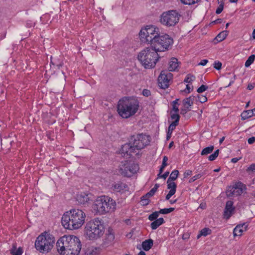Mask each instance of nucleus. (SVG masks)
<instances>
[{
    "label": "nucleus",
    "mask_w": 255,
    "mask_h": 255,
    "mask_svg": "<svg viewBox=\"0 0 255 255\" xmlns=\"http://www.w3.org/2000/svg\"><path fill=\"white\" fill-rule=\"evenodd\" d=\"M56 245L57 251L62 255H78L82 246L79 239L74 235H64Z\"/></svg>",
    "instance_id": "f257e3e1"
},
{
    "label": "nucleus",
    "mask_w": 255,
    "mask_h": 255,
    "mask_svg": "<svg viewBox=\"0 0 255 255\" xmlns=\"http://www.w3.org/2000/svg\"><path fill=\"white\" fill-rule=\"evenodd\" d=\"M85 218L86 214L82 210L73 209L63 214L61 223L65 229H78L84 223Z\"/></svg>",
    "instance_id": "f03ea898"
},
{
    "label": "nucleus",
    "mask_w": 255,
    "mask_h": 255,
    "mask_svg": "<svg viewBox=\"0 0 255 255\" xmlns=\"http://www.w3.org/2000/svg\"><path fill=\"white\" fill-rule=\"evenodd\" d=\"M139 102L137 99L130 97H124L120 100L117 106V111L123 118H128L134 115L137 111Z\"/></svg>",
    "instance_id": "7ed1b4c3"
},
{
    "label": "nucleus",
    "mask_w": 255,
    "mask_h": 255,
    "mask_svg": "<svg viewBox=\"0 0 255 255\" xmlns=\"http://www.w3.org/2000/svg\"><path fill=\"white\" fill-rule=\"evenodd\" d=\"M96 213L104 215L108 212H114L116 209V203L108 196L99 197L93 205Z\"/></svg>",
    "instance_id": "20e7f679"
},
{
    "label": "nucleus",
    "mask_w": 255,
    "mask_h": 255,
    "mask_svg": "<svg viewBox=\"0 0 255 255\" xmlns=\"http://www.w3.org/2000/svg\"><path fill=\"white\" fill-rule=\"evenodd\" d=\"M85 231L90 240L97 239L104 233V223L99 218H95L86 223Z\"/></svg>",
    "instance_id": "39448f33"
},
{
    "label": "nucleus",
    "mask_w": 255,
    "mask_h": 255,
    "mask_svg": "<svg viewBox=\"0 0 255 255\" xmlns=\"http://www.w3.org/2000/svg\"><path fill=\"white\" fill-rule=\"evenodd\" d=\"M137 58L144 68L147 69L153 68L155 66L159 56L157 52L151 47L140 51Z\"/></svg>",
    "instance_id": "423d86ee"
},
{
    "label": "nucleus",
    "mask_w": 255,
    "mask_h": 255,
    "mask_svg": "<svg viewBox=\"0 0 255 255\" xmlns=\"http://www.w3.org/2000/svg\"><path fill=\"white\" fill-rule=\"evenodd\" d=\"M54 242L53 236L46 233H42L37 238L35 247L40 253H48L52 249Z\"/></svg>",
    "instance_id": "0eeeda50"
},
{
    "label": "nucleus",
    "mask_w": 255,
    "mask_h": 255,
    "mask_svg": "<svg viewBox=\"0 0 255 255\" xmlns=\"http://www.w3.org/2000/svg\"><path fill=\"white\" fill-rule=\"evenodd\" d=\"M159 28L153 25H147L142 28L139 33L140 40L143 43H150L152 46L153 40L158 36Z\"/></svg>",
    "instance_id": "6e6552de"
},
{
    "label": "nucleus",
    "mask_w": 255,
    "mask_h": 255,
    "mask_svg": "<svg viewBox=\"0 0 255 255\" xmlns=\"http://www.w3.org/2000/svg\"><path fill=\"white\" fill-rule=\"evenodd\" d=\"M180 16V14L176 10H168L161 14L159 21L166 27H173L178 23Z\"/></svg>",
    "instance_id": "1a4fd4ad"
},
{
    "label": "nucleus",
    "mask_w": 255,
    "mask_h": 255,
    "mask_svg": "<svg viewBox=\"0 0 255 255\" xmlns=\"http://www.w3.org/2000/svg\"><path fill=\"white\" fill-rule=\"evenodd\" d=\"M173 43L172 38L168 34H164L157 36L153 40L151 46L157 52L164 51L167 50Z\"/></svg>",
    "instance_id": "9d476101"
},
{
    "label": "nucleus",
    "mask_w": 255,
    "mask_h": 255,
    "mask_svg": "<svg viewBox=\"0 0 255 255\" xmlns=\"http://www.w3.org/2000/svg\"><path fill=\"white\" fill-rule=\"evenodd\" d=\"M151 137L145 134H138L131 136L130 138V143L132 144V147L134 150H141L148 145L150 142Z\"/></svg>",
    "instance_id": "9b49d317"
},
{
    "label": "nucleus",
    "mask_w": 255,
    "mask_h": 255,
    "mask_svg": "<svg viewBox=\"0 0 255 255\" xmlns=\"http://www.w3.org/2000/svg\"><path fill=\"white\" fill-rule=\"evenodd\" d=\"M139 169L137 164L131 161H126L120 166V173L125 177H130Z\"/></svg>",
    "instance_id": "f8f14e48"
},
{
    "label": "nucleus",
    "mask_w": 255,
    "mask_h": 255,
    "mask_svg": "<svg viewBox=\"0 0 255 255\" xmlns=\"http://www.w3.org/2000/svg\"><path fill=\"white\" fill-rule=\"evenodd\" d=\"M179 100V99H176L172 102V112H171V118L169 120L170 125L168 128H175L178 125L180 118V116L178 114Z\"/></svg>",
    "instance_id": "ddd939ff"
},
{
    "label": "nucleus",
    "mask_w": 255,
    "mask_h": 255,
    "mask_svg": "<svg viewBox=\"0 0 255 255\" xmlns=\"http://www.w3.org/2000/svg\"><path fill=\"white\" fill-rule=\"evenodd\" d=\"M246 189V185L241 182H238L233 186H229L227 189L226 194L228 197L238 196L241 195Z\"/></svg>",
    "instance_id": "4468645a"
},
{
    "label": "nucleus",
    "mask_w": 255,
    "mask_h": 255,
    "mask_svg": "<svg viewBox=\"0 0 255 255\" xmlns=\"http://www.w3.org/2000/svg\"><path fill=\"white\" fill-rule=\"evenodd\" d=\"M173 77L172 74L167 71H162L158 78L159 86L162 89L167 88L169 85L170 81Z\"/></svg>",
    "instance_id": "2eb2a0df"
},
{
    "label": "nucleus",
    "mask_w": 255,
    "mask_h": 255,
    "mask_svg": "<svg viewBox=\"0 0 255 255\" xmlns=\"http://www.w3.org/2000/svg\"><path fill=\"white\" fill-rule=\"evenodd\" d=\"M195 100H196V97L194 96H191L185 99L183 101L184 108L181 110V114L185 115L187 113V111L189 110L190 107L193 105L194 101Z\"/></svg>",
    "instance_id": "dca6fc26"
},
{
    "label": "nucleus",
    "mask_w": 255,
    "mask_h": 255,
    "mask_svg": "<svg viewBox=\"0 0 255 255\" xmlns=\"http://www.w3.org/2000/svg\"><path fill=\"white\" fill-rule=\"evenodd\" d=\"M235 208L233 207V202L232 201H228L226 204L224 216L226 219H229L232 215Z\"/></svg>",
    "instance_id": "f3484780"
},
{
    "label": "nucleus",
    "mask_w": 255,
    "mask_h": 255,
    "mask_svg": "<svg viewBox=\"0 0 255 255\" xmlns=\"http://www.w3.org/2000/svg\"><path fill=\"white\" fill-rule=\"evenodd\" d=\"M113 187L114 190L118 192L123 193L128 190V185L125 183L121 181H118L115 183L113 185Z\"/></svg>",
    "instance_id": "a211bd4d"
},
{
    "label": "nucleus",
    "mask_w": 255,
    "mask_h": 255,
    "mask_svg": "<svg viewBox=\"0 0 255 255\" xmlns=\"http://www.w3.org/2000/svg\"><path fill=\"white\" fill-rule=\"evenodd\" d=\"M248 225L246 223L242 225H237L234 229L233 234L234 236H241L243 232L247 229Z\"/></svg>",
    "instance_id": "6ab92c4d"
},
{
    "label": "nucleus",
    "mask_w": 255,
    "mask_h": 255,
    "mask_svg": "<svg viewBox=\"0 0 255 255\" xmlns=\"http://www.w3.org/2000/svg\"><path fill=\"white\" fill-rule=\"evenodd\" d=\"M115 239V236L114 234L110 232V230H108V233L106 234L105 239L104 240L103 245L105 247H108L111 245L114 241Z\"/></svg>",
    "instance_id": "aec40b11"
},
{
    "label": "nucleus",
    "mask_w": 255,
    "mask_h": 255,
    "mask_svg": "<svg viewBox=\"0 0 255 255\" xmlns=\"http://www.w3.org/2000/svg\"><path fill=\"white\" fill-rule=\"evenodd\" d=\"M121 151L123 153H127L131 155L132 153H134L136 151L134 150V147H132V144L129 141V143H126L124 145L122 148Z\"/></svg>",
    "instance_id": "412c9836"
},
{
    "label": "nucleus",
    "mask_w": 255,
    "mask_h": 255,
    "mask_svg": "<svg viewBox=\"0 0 255 255\" xmlns=\"http://www.w3.org/2000/svg\"><path fill=\"white\" fill-rule=\"evenodd\" d=\"M100 250L99 248L90 247L88 248L82 255H100Z\"/></svg>",
    "instance_id": "4be33fe9"
},
{
    "label": "nucleus",
    "mask_w": 255,
    "mask_h": 255,
    "mask_svg": "<svg viewBox=\"0 0 255 255\" xmlns=\"http://www.w3.org/2000/svg\"><path fill=\"white\" fill-rule=\"evenodd\" d=\"M89 200V195L85 193H81L77 195V201L80 204H84L87 203Z\"/></svg>",
    "instance_id": "5701e85b"
},
{
    "label": "nucleus",
    "mask_w": 255,
    "mask_h": 255,
    "mask_svg": "<svg viewBox=\"0 0 255 255\" xmlns=\"http://www.w3.org/2000/svg\"><path fill=\"white\" fill-rule=\"evenodd\" d=\"M178 67V60L175 58H172L169 63V71H174L177 69Z\"/></svg>",
    "instance_id": "b1692460"
},
{
    "label": "nucleus",
    "mask_w": 255,
    "mask_h": 255,
    "mask_svg": "<svg viewBox=\"0 0 255 255\" xmlns=\"http://www.w3.org/2000/svg\"><path fill=\"white\" fill-rule=\"evenodd\" d=\"M153 241L152 239L146 240L142 243L143 249L145 251H149L153 246Z\"/></svg>",
    "instance_id": "393cba45"
},
{
    "label": "nucleus",
    "mask_w": 255,
    "mask_h": 255,
    "mask_svg": "<svg viewBox=\"0 0 255 255\" xmlns=\"http://www.w3.org/2000/svg\"><path fill=\"white\" fill-rule=\"evenodd\" d=\"M164 222H165L163 218L157 219L153 221V222L151 223V228L152 230H155Z\"/></svg>",
    "instance_id": "a878e982"
},
{
    "label": "nucleus",
    "mask_w": 255,
    "mask_h": 255,
    "mask_svg": "<svg viewBox=\"0 0 255 255\" xmlns=\"http://www.w3.org/2000/svg\"><path fill=\"white\" fill-rule=\"evenodd\" d=\"M10 254L12 255H21L23 251L21 248L19 247L17 249H16V247L15 244L12 245V247L10 250Z\"/></svg>",
    "instance_id": "bb28decb"
},
{
    "label": "nucleus",
    "mask_w": 255,
    "mask_h": 255,
    "mask_svg": "<svg viewBox=\"0 0 255 255\" xmlns=\"http://www.w3.org/2000/svg\"><path fill=\"white\" fill-rule=\"evenodd\" d=\"M167 188L170 189L169 191L175 193L177 188L176 184L175 182H172V181H169V180H167Z\"/></svg>",
    "instance_id": "cd10ccee"
},
{
    "label": "nucleus",
    "mask_w": 255,
    "mask_h": 255,
    "mask_svg": "<svg viewBox=\"0 0 255 255\" xmlns=\"http://www.w3.org/2000/svg\"><path fill=\"white\" fill-rule=\"evenodd\" d=\"M228 31L227 30L222 31L221 32L218 34V35L216 37V39L218 41H222L226 38L228 35Z\"/></svg>",
    "instance_id": "c85d7f7f"
},
{
    "label": "nucleus",
    "mask_w": 255,
    "mask_h": 255,
    "mask_svg": "<svg viewBox=\"0 0 255 255\" xmlns=\"http://www.w3.org/2000/svg\"><path fill=\"white\" fill-rule=\"evenodd\" d=\"M253 116L251 110H247L244 111L241 114V117L243 120H246Z\"/></svg>",
    "instance_id": "c756f323"
},
{
    "label": "nucleus",
    "mask_w": 255,
    "mask_h": 255,
    "mask_svg": "<svg viewBox=\"0 0 255 255\" xmlns=\"http://www.w3.org/2000/svg\"><path fill=\"white\" fill-rule=\"evenodd\" d=\"M214 148V147L213 145L204 148L201 152V155H207L209 153H211L213 151Z\"/></svg>",
    "instance_id": "7c9ffc66"
},
{
    "label": "nucleus",
    "mask_w": 255,
    "mask_h": 255,
    "mask_svg": "<svg viewBox=\"0 0 255 255\" xmlns=\"http://www.w3.org/2000/svg\"><path fill=\"white\" fill-rule=\"evenodd\" d=\"M159 187V185L158 184H155L154 187L146 193V196H148L149 197L153 196L155 192L157 191Z\"/></svg>",
    "instance_id": "2f4dec72"
},
{
    "label": "nucleus",
    "mask_w": 255,
    "mask_h": 255,
    "mask_svg": "<svg viewBox=\"0 0 255 255\" xmlns=\"http://www.w3.org/2000/svg\"><path fill=\"white\" fill-rule=\"evenodd\" d=\"M179 171L177 170H173L170 175L169 177L167 180H169V181H174L175 180L178 176Z\"/></svg>",
    "instance_id": "473e14b6"
},
{
    "label": "nucleus",
    "mask_w": 255,
    "mask_h": 255,
    "mask_svg": "<svg viewBox=\"0 0 255 255\" xmlns=\"http://www.w3.org/2000/svg\"><path fill=\"white\" fill-rule=\"evenodd\" d=\"M255 59V55H251L247 59L245 63V66L246 67H249L254 61Z\"/></svg>",
    "instance_id": "72a5a7b5"
},
{
    "label": "nucleus",
    "mask_w": 255,
    "mask_h": 255,
    "mask_svg": "<svg viewBox=\"0 0 255 255\" xmlns=\"http://www.w3.org/2000/svg\"><path fill=\"white\" fill-rule=\"evenodd\" d=\"M174 210V208H164L160 209L159 212L160 214H167L173 212Z\"/></svg>",
    "instance_id": "f704fd0d"
},
{
    "label": "nucleus",
    "mask_w": 255,
    "mask_h": 255,
    "mask_svg": "<svg viewBox=\"0 0 255 255\" xmlns=\"http://www.w3.org/2000/svg\"><path fill=\"white\" fill-rule=\"evenodd\" d=\"M159 214H160L159 211H155L152 213L148 216V219L151 221L157 219V218L159 216Z\"/></svg>",
    "instance_id": "c9c22d12"
},
{
    "label": "nucleus",
    "mask_w": 255,
    "mask_h": 255,
    "mask_svg": "<svg viewBox=\"0 0 255 255\" xmlns=\"http://www.w3.org/2000/svg\"><path fill=\"white\" fill-rule=\"evenodd\" d=\"M211 230L208 228H205L200 231V235H203V236H206L211 234Z\"/></svg>",
    "instance_id": "e433bc0d"
},
{
    "label": "nucleus",
    "mask_w": 255,
    "mask_h": 255,
    "mask_svg": "<svg viewBox=\"0 0 255 255\" xmlns=\"http://www.w3.org/2000/svg\"><path fill=\"white\" fill-rule=\"evenodd\" d=\"M148 196H146V194L141 197V202L143 205H147L149 203Z\"/></svg>",
    "instance_id": "4c0bfd02"
},
{
    "label": "nucleus",
    "mask_w": 255,
    "mask_h": 255,
    "mask_svg": "<svg viewBox=\"0 0 255 255\" xmlns=\"http://www.w3.org/2000/svg\"><path fill=\"white\" fill-rule=\"evenodd\" d=\"M219 153V149L216 150L214 152V153L211 154L208 157V159L210 161H213V160H214L218 156Z\"/></svg>",
    "instance_id": "58836bf2"
},
{
    "label": "nucleus",
    "mask_w": 255,
    "mask_h": 255,
    "mask_svg": "<svg viewBox=\"0 0 255 255\" xmlns=\"http://www.w3.org/2000/svg\"><path fill=\"white\" fill-rule=\"evenodd\" d=\"M200 0H180L181 2L184 4L191 5L198 2Z\"/></svg>",
    "instance_id": "ea45409f"
},
{
    "label": "nucleus",
    "mask_w": 255,
    "mask_h": 255,
    "mask_svg": "<svg viewBox=\"0 0 255 255\" xmlns=\"http://www.w3.org/2000/svg\"><path fill=\"white\" fill-rule=\"evenodd\" d=\"M195 79V77L193 76V75H191L190 74H188L186 78L184 80V82L185 83H191L192 81H194Z\"/></svg>",
    "instance_id": "a19ab883"
},
{
    "label": "nucleus",
    "mask_w": 255,
    "mask_h": 255,
    "mask_svg": "<svg viewBox=\"0 0 255 255\" xmlns=\"http://www.w3.org/2000/svg\"><path fill=\"white\" fill-rule=\"evenodd\" d=\"M197 98H198V101L201 103H205L207 101V98L204 95H198L197 97H196V99Z\"/></svg>",
    "instance_id": "79ce46f5"
},
{
    "label": "nucleus",
    "mask_w": 255,
    "mask_h": 255,
    "mask_svg": "<svg viewBox=\"0 0 255 255\" xmlns=\"http://www.w3.org/2000/svg\"><path fill=\"white\" fill-rule=\"evenodd\" d=\"M202 176H203V174H196V175H194V176H193L192 178H191L189 180V182L190 183L193 182L195 181H196V180L200 178Z\"/></svg>",
    "instance_id": "37998d69"
},
{
    "label": "nucleus",
    "mask_w": 255,
    "mask_h": 255,
    "mask_svg": "<svg viewBox=\"0 0 255 255\" xmlns=\"http://www.w3.org/2000/svg\"><path fill=\"white\" fill-rule=\"evenodd\" d=\"M207 86L202 85L199 88H198L197 91L198 93H201L208 89Z\"/></svg>",
    "instance_id": "c03bdc74"
},
{
    "label": "nucleus",
    "mask_w": 255,
    "mask_h": 255,
    "mask_svg": "<svg viewBox=\"0 0 255 255\" xmlns=\"http://www.w3.org/2000/svg\"><path fill=\"white\" fill-rule=\"evenodd\" d=\"M222 64L219 61H215L214 63V68L218 70H219L222 68Z\"/></svg>",
    "instance_id": "a18cd8bd"
},
{
    "label": "nucleus",
    "mask_w": 255,
    "mask_h": 255,
    "mask_svg": "<svg viewBox=\"0 0 255 255\" xmlns=\"http://www.w3.org/2000/svg\"><path fill=\"white\" fill-rule=\"evenodd\" d=\"M224 8V3L223 1L221 2V3L219 5V7L217 8L216 11V13L217 14H220L222 12Z\"/></svg>",
    "instance_id": "49530a36"
},
{
    "label": "nucleus",
    "mask_w": 255,
    "mask_h": 255,
    "mask_svg": "<svg viewBox=\"0 0 255 255\" xmlns=\"http://www.w3.org/2000/svg\"><path fill=\"white\" fill-rule=\"evenodd\" d=\"M174 129V128H168L166 135V139L167 140H168L171 138V134Z\"/></svg>",
    "instance_id": "de8ad7c7"
},
{
    "label": "nucleus",
    "mask_w": 255,
    "mask_h": 255,
    "mask_svg": "<svg viewBox=\"0 0 255 255\" xmlns=\"http://www.w3.org/2000/svg\"><path fill=\"white\" fill-rule=\"evenodd\" d=\"M168 159V157L166 156H164L163 158L162 163L161 166L165 168L167 165V161Z\"/></svg>",
    "instance_id": "09e8293b"
},
{
    "label": "nucleus",
    "mask_w": 255,
    "mask_h": 255,
    "mask_svg": "<svg viewBox=\"0 0 255 255\" xmlns=\"http://www.w3.org/2000/svg\"><path fill=\"white\" fill-rule=\"evenodd\" d=\"M247 171L248 172L249 171H252V172H255V164L253 163L247 169Z\"/></svg>",
    "instance_id": "8fccbe9b"
},
{
    "label": "nucleus",
    "mask_w": 255,
    "mask_h": 255,
    "mask_svg": "<svg viewBox=\"0 0 255 255\" xmlns=\"http://www.w3.org/2000/svg\"><path fill=\"white\" fill-rule=\"evenodd\" d=\"M192 171L190 170H187L184 173V178H187L188 176L192 175Z\"/></svg>",
    "instance_id": "3c124183"
},
{
    "label": "nucleus",
    "mask_w": 255,
    "mask_h": 255,
    "mask_svg": "<svg viewBox=\"0 0 255 255\" xmlns=\"http://www.w3.org/2000/svg\"><path fill=\"white\" fill-rule=\"evenodd\" d=\"M142 94L146 97H148L149 95H150V92L148 90L144 89L142 91Z\"/></svg>",
    "instance_id": "603ef678"
},
{
    "label": "nucleus",
    "mask_w": 255,
    "mask_h": 255,
    "mask_svg": "<svg viewBox=\"0 0 255 255\" xmlns=\"http://www.w3.org/2000/svg\"><path fill=\"white\" fill-rule=\"evenodd\" d=\"M174 193H173L172 192L169 191L168 193L167 194V195L165 197V199L167 200H169V199L173 195H174Z\"/></svg>",
    "instance_id": "864d4df0"
},
{
    "label": "nucleus",
    "mask_w": 255,
    "mask_h": 255,
    "mask_svg": "<svg viewBox=\"0 0 255 255\" xmlns=\"http://www.w3.org/2000/svg\"><path fill=\"white\" fill-rule=\"evenodd\" d=\"M248 142L250 144H252L255 142V137L253 136L248 139Z\"/></svg>",
    "instance_id": "5fc2aeb1"
},
{
    "label": "nucleus",
    "mask_w": 255,
    "mask_h": 255,
    "mask_svg": "<svg viewBox=\"0 0 255 255\" xmlns=\"http://www.w3.org/2000/svg\"><path fill=\"white\" fill-rule=\"evenodd\" d=\"M208 62V60L203 59V60H201V62L199 63V65L205 66L207 64Z\"/></svg>",
    "instance_id": "6e6d98bb"
},
{
    "label": "nucleus",
    "mask_w": 255,
    "mask_h": 255,
    "mask_svg": "<svg viewBox=\"0 0 255 255\" xmlns=\"http://www.w3.org/2000/svg\"><path fill=\"white\" fill-rule=\"evenodd\" d=\"M169 172L166 171L163 175H162L161 176H160V178H162L165 179L169 175Z\"/></svg>",
    "instance_id": "4d7b16f0"
},
{
    "label": "nucleus",
    "mask_w": 255,
    "mask_h": 255,
    "mask_svg": "<svg viewBox=\"0 0 255 255\" xmlns=\"http://www.w3.org/2000/svg\"><path fill=\"white\" fill-rule=\"evenodd\" d=\"M240 159H241V158H238L236 157L233 158L231 159V162L233 163H236L240 160Z\"/></svg>",
    "instance_id": "13d9d810"
},
{
    "label": "nucleus",
    "mask_w": 255,
    "mask_h": 255,
    "mask_svg": "<svg viewBox=\"0 0 255 255\" xmlns=\"http://www.w3.org/2000/svg\"><path fill=\"white\" fill-rule=\"evenodd\" d=\"M254 88V85L252 84H250L248 85V89L250 90H252L253 88Z\"/></svg>",
    "instance_id": "bf43d9fd"
},
{
    "label": "nucleus",
    "mask_w": 255,
    "mask_h": 255,
    "mask_svg": "<svg viewBox=\"0 0 255 255\" xmlns=\"http://www.w3.org/2000/svg\"><path fill=\"white\" fill-rule=\"evenodd\" d=\"M221 21H222V19H217V20L213 21L212 22L214 23H221Z\"/></svg>",
    "instance_id": "052dcab7"
},
{
    "label": "nucleus",
    "mask_w": 255,
    "mask_h": 255,
    "mask_svg": "<svg viewBox=\"0 0 255 255\" xmlns=\"http://www.w3.org/2000/svg\"><path fill=\"white\" fill-rule=\"evenodd\" d=\"M177 199H175L174 200H171L169 201V202H170V204H173L177 202Z\"/></svg>",
    "instance_id": "680f3d73"
},
{
    "label": "nucleus",
    "mask_w": 255,
    "mask_h": 255,
    "mask_svg": "<svg viewBox=\"0 0 255 255\" xmlns=\"http://www.w3.org/2000/svg\"><path fill=\"white\" fill-rule=\"evenodd\" d=\"M164 169V167H162V166L160 167V169H159L160 174H161L163 172Z\"/></svg>",
    "instance_id": "e2e57ef3"
},
{
    "label": "nucleus",
    "mask_w": 255,
    "mask_h": 255,
    "mask_svg": "<svg viewBox=\"0 0 255 255\" xmlns=\"http://www.w3.org/2000/svg\"><path fill=\"white\" fill-rule=\"evenodd\" d=\"M186 89L188 90V93H190V87L189 85H186Z\"/></svg>",
    "instance_id": "0e129e2a"
},
{
    "label": "nucleus",
    "mask_w": 255,
    "mask_h": 255,
    "mask_svg": "<svg viewBox=\"0 0 255 255\" xmlns=\"http://www.w3.org/2000/svg\"><path fill=\"white\" fill-rule=\"evenodd\" d=\"M138 255H146V254L143 251H140L138 254Z\"/></svg>",
    "instance_id": "69168bd1"
},
{
    "label": "nucleus",
    "mask_w": 255,
    "mask_h": 255,
    "mask_svg": "<svg viewBox=\"0 0 255 255\" xmlns=\"http://www.w3.org/2000/svg\"><path fill=\"white\" fill-rule=\"evenodd\" d=\"M252 114H253V116H255V108L251 110Z\"/></svg>",
    "instance_id": "338daca9"
},
{
    "label": "nucleus",
    "mask_w": 255,
    "mask_h": 255,
    "mask_svg": "<svg viewBox=\"0 0 255 255\" xmlns=\"http://www.w3.org/2000/svg\"><path fill=\"white\" fill-rule=\"evenodd\" d=\"M253 37L254 39H255V29L254 30L253 32Z\"/></svg>",
    "instance_id": "774afa93"
}]
</instances>
